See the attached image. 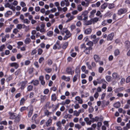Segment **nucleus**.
Returning a JSON list of instances; mask_svg holds the SVG:
<instances>
[{
  "instance_id": "nucleus-1",
  "label": "nucleus",
  "mask_w": 130,
  "mask_h": 130,
  "mask_svg": "<svg viewBox=\"0 0 130 130\" xmlns=\"http://www.w3.org/2000/svg\"><path fill=\"white\" fill-rule=\"evenodd\" d=\"M4 33H2L0 35V37H2V42H4L6 41V38L8 39L9 37V35L7 34L6 35L4 36Z\"/></svg>"
},
{
  "instance_id": "nucleus-2",
  "label": "nucleus",
  "mask_w": 130,
  "mask_h": 130,
  "mask_svg": "<svg viewBox=\"0 0 130 130\" xmlns=\"http://www.w3.org/2000/svg\"><path fill=\"white\" fill-rule=\"evenodd\" d=\"M64 34H66L64 38L63 39L64 40H66L68 38L70 37L71 35V34L69 31L68 30H66L64 33H62V35H64Z\"/></svg>"
},
{
  "instance_id": "nucleus-3",
  "label": "nucleus",
  "mask_w": 130,
  "mask_h": 130,
  "mask_svg": "<svg viewBox=\"0 0 130 130\" xmlns=\"http://www.w3.org/2000/svg\"><path fill=\"white\" fill-rule=\"evenodd\" d=\"M127 11V9L126 8H121L118 10V14L119 15L126 13Z\"/></svg>"
},
{
  "instance_id": "nucleus-4",
  "label": "nucleus",
  "mask_w": 130,
  "mask_h": 130,
  "mask_svg": "<svg viewBox=\"0 0 130 130\" xmlns=\"http://www.w3.org/2000/svg\"><path fill=\"white\" fill-rule=\"evenodd\" d=\"M88 13V11H86L82 13L83 20L85 22H86L88 19V16L87 14Z\"/></svg>"
},
{
  "instance_id": "nucleus-5",
  "label": "nucleus",
  "mask_w": 130,
  "mask_h": 130,
  "mask_svg": "<svg viewBox=\"0 0 130 130\" xmlns=\"http://www.w3.org/2000/svg\"><path fill=\"white\" fill-rule=\"evenodd\" d=\"M67 73L68 74H70L71 75H73L74 74V71L72 70V68L70 67H67L66 70Z\"/></svg>"
},
{
  "instance_id": "nucleus-6",
  "label": "nucleus",
  "mask_w": 130,
  "mask_h": 130,
  "mask_svg": "<svg viewBox=\"0 0 130 130\" xmlns=\"http://www.w3.org/2000/svg\"><path fill=\"white\" fill-rule=\"evenodd\" d=\"M91 39H93V41L95 43H96L99 39V38H96V36L95 35H92L90 36Z\"/></svg>"
},
{
  "instance_id": "nucleus-7",
  "label": "nucleus",
  "mask_w": 130,
  "mask_h": 130,
  "mask_svg": "<svg viewBox=\"0 0 130 130\" xmlns=\"http://www.w3.org/2000/svg\"><path fill=\"white\" fill-rule=\"evenodd\" d=\"M60 47V42L59 41H57L56 44L53 46V49L56 50L57 48L59 49Z\"/></svg>"
},
{
  "instance_id": "nucleus-8",
  "label": "nucleus",
  "mask_w": 130,
  "mask_h": 130,
  "mask_svg": "<svg viewBox=\"0 0 130 130\" xmlns=\"http://www.w3.org/2000/svg\"><path fill=\"white\" fill-rule=\"evenodd\" d=\"M93 58L95 61L96 62H99L101 59V58L99 56L96 54L94 55Z\"/></svg>"
},
{
  "instance_id": "nucleus-9",
  "label": "nucleus",
  "mask_w": 130,
  "mask_h": 130,
  "mask_svg": "<svg viewBox=\"0 0 130 130\" xmlns=\"http://www.w3.org/2000/svg\"><path fill=\"white\" fill-rule=\"evenodd\" d=\"M39 80L40 81L41 84L43 86H44L45 84V82L44 79V76H40L39 77Z\"/></svg>"
},
{
  "instance_id": "nucleus-10",
  "label": "nucleus",
  "mask_w": 130,
  "mask_h": 130,
  "mask_svg": "<svg viewBox=\"0 0 130 130\" xmlns=\"http://www.w3.org/2000/svg\"><path fill=\"white\" fill-rule=\"evenodd\" d=\"M84 120L86 122L87 125H90L92 122V121L91 120H90L89 119L88 117H86L84 119Z\"/></svg>"
},
{
  "instance_id": "nucleus-11",
  "label": "nucleus",
  "mask_w": 130,
  "mask_h": 130,
  "mask_svg": "<svg viewBox=\"0 0 130 130\" xmlns=\"http://www.w3.org/2000/svg\"><path fill=\"white\" fill-rule=\"evenodd\" d=\"M61 79L66 82H69L70 80V76L66 77L65 75L62 76L61 77Z\"/></svg>"
},
{
  "instance_id": "nucleus-12",
  "label": "nucleus",
  "mask_w": 130,
  "mask_h": 130,
  "mask_svg": "<svg viewBox=\"0 0 130 130\" xmlns=\"http://www.w3.org/2000/svg\"><path fill=\"white\" fill-rule=\"evenodd\" d=\"M9 65L11 67H14L16 69H17L19 67L18 64L16 62L10 63Z\"/></svg>"
},
{
  "instance_id": "nucleus-13",
  "label": "nucleus",
  "mask_w": 130,
  "mask_h": 130,
  "mask_svg": "<svg viewBox=\"0 0 130 130\" xmlns=\"http://www.w3.org/2000/svg\"><path fill=\"white\" fill-rule=\"evenodd\" d=\"M114 36V34L113 33H112L109 34L107 36V40H111L113 38Z\"/></svg>"
},
{
  "instance_id": "nucleus-14",
  "label": "nucleus",
  "mask_w": 130,
  "mask_h": 130,
  "mask_svg": "<svg viewBox=\"0 0 130 130\" xmlns=\"http://www.w3.org/2000/svg\"><path fill=\"white\" fill-rule=\"evenodd\" d=\"M39 81L37 80H33L30 82V84H33L35 86H37L39 84Z\"/></svg>"
},
{
  "instance_id": "nucleus-15",
  "label": "nucleus",
  "mask_w": 130,
  "mask_h": 130,
  "mask_svg": "<svg viewBox=\"0 0 130 130\" xmlns=\"http://www.w3.org/2000/svg\"><path fill=\"white\" fill-rule=\"evenodd\" d=\"M75 100L78 101V103L82 104L83 103V101L78 96L76 97L75 98Z\"/></svg>"
},
{
  "instance_id": "nucleus-16",
  "label": "nucleus",
  "mask_w": 130,
  "mask_h": 130,
  "mask_svg": "<svg viewBox=\"0 0 130 130\" xmlns=\"http://www.w3.org/2000/svg\"><path fill=\"white\" fill-rule=\"evenodd\" d=\"M56 125L58 127L57 130H61V123L60 121H58L56 123Z\"/></svg>"
},
{
  "instance_id": "nucleus-17",
  "label": "nucleus",
  "mask_w": 130,
  "mask_h": 130,
  "mask_svg": "<svg viewBox=\"0 0 130 130\" xmlns=\"http://www.w3.org/2000/svg\"><path fill=\"white\" fill-rule=\"evenodd\" d=\"M52 123V120L51 119H49L46 122V125L47 127L50 126Z\"/></svg>"
},
{
  "instance_id": "nucleus-18",
  "label": "nucleus",
  "mask_w": 130,
  "mask_h": 130,
  "mask_svg": "<svg viewBox=\"0 0 130 130\" xmlns=\"http://www.w3.org/2000/svg\"><path fill=\"white\" fill-rule=\"evenodd\" d=\"M25 27V26L24 24H19L17 25V28L18 29L20 30L22 28H24Z\"/></svg>"
},
{
  "instance_id": "nucleus-19",
  "label": "nucleus",
  "mask_w": 130,
  "mask_h": 130,
  "mask_svg": "<svg viewBox=\"0 0 130 130\" xmlns=\"http://www.w3.org/2000/svg\"><path fill=\"white\" fill-rule=\"evenodd\" d=\"M125 47L126 48L128 49L130 48V42L128 41H126L125 42Z\"/></svg>"
},
{
  "instance_id": "nucleus-20",
  "label": "nucleus",
  "mask_w": 130,
  "mask_h": 130,
  "mask_svg": "<svg viewBox=\"0 0 130 130\" xmlns=\"http://www.w3.org/2000/svg\"><path fill=\"white\" fill-rule=\"evenodd\" d=\"M27 83V81H25L22 82L21 83V85L20 88L22 90L25 87V85Z\"/></svg>"
},
{
  "instance_id": "nucleus-21",
  "label": "nucleus",
  "mask_w": 130,
  "mask_h": 130,
  "mask_svg": "<svg viewBox=\"0 0 130 130\" xmlns=\"http://www.w3.org/2000/svg\"><path fill=\"white\" fill-rule=\"evenodd\" d=\"M44 114L45 116L47 117L50 116L52 114V112L49 111L48 110H45L44 111Z\"/></svg>"
},
{
  "instance_id": "nucleus-22",
  "label": "nucleus",
  "mask_w": 130,
  "mask_h": 130,
  "mask_svg": "<svg viewBox=\"0 0 130 130\" xmlns=\"http://www.w3.org/2000/svg\"><path fill=\"white\" fill-rule=\"evenodd\" d=\"M92 30L91 28H88L86 29L84 32L86 34H90L92 32Z\"/></svg>"
},
{
  "instance_id": "nucleus-23",
  "label": "nucleus",
  "mask_w": 130,
  "mask_h": 130,
  "mask_svg": "<svg viewBox=\"0 0 130 130\" xmlns=\"http://www.w3.org/2000/svg\"><path fill=\"white\" fill-rule=\"evenodd\" d=\"M96 12V10H93L91 11L90 13V15L89 16V17L91 18L94 17V14Z\"/></svg>"
},
{
  "instance_id": "nucleus-24",
  "label": "nucleus",
  "mask_w": 130,
  "mask_h": 130,
  "mask_svg": "<svg viewBox=\"0 0 130 130\" xmlns=\"http://www.w3.org/2000/svg\"><path fill=\"white\" fill-rule=\"evenodd\" d=\"M12 14V12L10 11H7L4 14V15L6 17H8L9 15H11Z\"/></svg>"
},
{
  "instance_id": "nucleus-25",
  "label": "nucleus",
  "mask_w": 130,
  "mask_h": 130,
  "mask_svg": "<svg viewBox=\"0 0 130 130\" xmlns=\"http://www.w3.org/2000/svg\"><path fill=\"white\" fill-rule=\"evenodd\" d=\"M80 77V75L78 74H76L75 75L73 78V80L74 82H75L77 80V78Z\"/></svg>"
},
{
  "instance_id": "nucleus-26",
  "label": "nucleus",
  "mask_w": 130,
  "mask_h": 130,
  "mask_svg": "<svg viewBox=\"0 0 130 130\" xmlns=\"http://www.w3.org/2000/svg\"><path fill=\"white\" fill-rule=\"evenodd\" d=\"M120 103L119 102H117L114 104V106L116 108H118L120 106Z\"/></svg>"
},
{
  "instance_id": "nucleus-27",
  "label": "nucleus",
  "mask_w": 130,
  "mask_h": 130,
  "mask_svg": "<svg viewBox=\"0 0 130 130\" xmlns=\"http://www.w3.org/2000/svg\"><path fill=\"white\" fill-rule=\"evenodd\" d=\"M112 76L113 79H117L119 77L118 74L116 73H113L112 74Z\"/></svg>"
},
{
  "instance_id": "nucleus-28",
  "label": "nucleus",
  "mask_w": 130,
  "mask_h": 130,
  "mask_svg": "<svg viewBox=\"0 0 130 130\" xmlns=\"http://www.w3.org/2000/svg\"><path fill=\"white\" fill-rule=\"evenodd\" d=\"M106 80L108 82H110L111 81L112 78L111 76H107L106 77Z\"/></svg>"
},
{
  "instance_id": "nucleus-29",
  "label": "nucleus",
  "mask_w": 130,
  "mask_h": 130,
  "mask_svg": "<svg viewBox=\"0 0 130 130\" xmlns=\"http://www.w3.org/2000/svg\"><path fill=\"white\" fill-rule=\"evenodd\" d=\"M53 32L52 31H49L47 32V35L50 37H52L53 35Z\"/></svg>"
},
{
  "instance_id": "nucleus-30",
  "label": "nucleus",
  "mask_w": 130,
  "mask_h": 130,
  "mask_svg": "<svg viewBox=\"0 0 130 130\" xmlns=\"http://www.w3.org/2000/svg\"><path fill=\"white\" fill-rule=\"evenodd\" d=\"M84 52L86 53V54H90V49L88 48V47H86L85 50H84Z\"/></svg>"
},
{
  "instance_id": "nucleus-31",
  "label": "nucleus",
  "mask_w": 130,
  "mask_h": 130,
  "mask_svg": "<svg viewBox=\"0 0 130 130\" xmlns=\"http://www.w3.org/2000/svg\"><path fill=\"white\" fill-rule=\"evenodd\" d=\"M31 41V40L30 38H26L24 41V42L26 44H29Z\"/></svg>"
},
{
  "instance_id": "nucleus-32",
  "label": "nucleus",
  "mask_w": 130,
  "mask_h": 130,
  "mask_svg": "<svg viewBox=\"0 0 130 130\" xmlns=\"http://www.w3.org/2000/svg\"><path fill=\"white\" fill-rule=\"evenodd\" d=\"M107 6V3H104L101 6V8L102 9H105Z\"/></svg>"
},
{
  "instance_id": "nucleus-33",
  "label": "nucleus",
  "mask_w": 130,
  "mask_h": 130,
  "mask_svg": "<svg viewBox=\"0 0 130 130\" xmlns=\"http://www.w3.org/2000/svg\"><path fill=\"white\" fill-rule=\"evenodd\" d=\"M51 99L52 101H55L56 98V94L55 93L53 94L51 96Z\"/></svg>"
},
{
  "instance_id": "nucleus-34",
  "label": "nucleus",
  "mask_w": 130,
  "mask_h": 130,
  "mask_svg": "<svg viewBox=\"0 0 130 130\" xmlns=\"http://www.w3.org/2000/svg\"><path fill=\"white\" fill-rule=\"evenodd\" d=\"M70 101L69 99H67L65 102H62V104L63 105L65 104H68L70 103Z\"/></svg>"
},
{
  "instance_id": "nucleus-35",
  "label": "nucleus",
  "mask_w": 130,
  "mask_h": 130,
  "mask_svg": "<svg viewBox=\"0 0 130 130\" xmlns=\"http://www.w3.org/2000/svg\"><path fill=\"white\" fill-rule=\"evenodd\" d=\"M74 18V17L72 15H71L70 16V17L66 21L67 22H70L71 20L73 19Z\"/></svg>"
},
{
  "instance_id": "nucleus-36",
  "label": "nucleus",
  "mask_w": 130,
  "mask_h": 130,
  "mask_svg": "<svg viewBox=\"0 0 130 130\" xmlns=\"http://www.w3.org/2000/svg\"><path fill=\"white\" fill-rule=\"evenodd\" d=\"M104 83H107V82L104 79H102L100 80H99L98 81V83L99 84H101L102 83L103 84Z\"/></svg>"
},
{
  "instance_id": "nucleus-37",
  "label": "nucleus",
  "mask_w": 130,
  "mask_h": 130,
  "mask_svg": "<svg viewBox=\"0 0 130 130\" xmlns=\"http://www.w3.org/2000/svg\"><path fill=\"white\" fill-rule=\"evenodd\" d=\"M115 7V4L113 3L110 4L108 6V8L109 9H111L114 8Z\"/></svg>"
},
{
  "instance_id": "nucleus-38",
  "label": "nucleus",
  "mask_w": 130,
  "mask_h": 130,
  "mask_svg": "<svg viewBox=\"0 0 130 130\" xmlns=\"http://www.w3.org/2000/svg\"><path fill=\"white\" fill-rule=\"evenodd\" d=\"M89 96V94L88 92H86L85 94H82L81 97L82 98L84 97H87Z\"/></svg>"
},
{
  "instance_id": "nucleus-39",
  "label": "nucleus",
  "mask_w": 130,
  "mask_h": 130,
  "mask_svg": "<svg viewBox=\"0 0 130 130\" xmlns=\"http://www.w3.org/2000/svg\"><path fill=\"white\" fill-rule=\"evenodd\" d=\"M75 127L76 128H77L78 129H79L81 128L82 126L80 124H76L75 125Z\"/></svg>"
},
{
  "instance_id": "nucleus-40",
  "label": "nucleus",
  "mask_w": 130,
  "mask_h": 130,
  "mask_svg": "<svg viewBox=\"0 0 130 130\" xmlns=\"http://www.w3.org/2000/svg\"><path fill=\"white\" fill-rule=\"evenodd\" d=\"M25 101V99L23 98H22L21 100L20 101V105H23Z\"/></svg>"
},
{
  "instance_id": "nucleus-41",
  "label": "nucleus",
  "mask_w": 130,
  "mask_h": 130,
  "mask_svg": "<svg viewBox=\"0 0 130 130\" xmlns=\"http://www.w3.org/2000/svg\"><path fill=\"white\" fill-rule=\"evenodd\" d=\"M45 70L48 73H50L52 71V69L51 68H46L45 69Z\"/></svg>"
},
{
  "instance_id": "nucleus-42",
  "label": "nucleus",
  "mask_w": 130,
  "mask_h": 130,
  "mask_svg": "<svg viewBox=\"0 0 130 130\" xmlns=\"http://www.w3.org/2000/svg\"><path fill=\"white\" fill-rule=\"evenodd\" d=\"M94 109L93 107L92 106H90L89 108L88 111L90 113H92L94 111Z\"/></svg>"
},
{
  "instance_id": "nucleus-43",
  "label": "nucleus",
  "mask_w": 130,
  "mask_h": 130,
  "mask_svg": "<svg viewBox=\"0 0 130 130\" xmlns=\"http://www.w3.org/2000/svg\"><path fill=\"white\" fill-rule=\"evenodd\" d=\"M119 53L120 52L117 49L115 50L114 52V54L116 56H118Z\"/></svg>"
},
{
  "instance_id": "nucleus-44",
  "label": "nucleus",
  "mask_w": 130,
  "mask_h": 130,
  "mask_svg": "<svg viewBox=\"0 0 130 130\" xmlns=\"http://www.w3.org/2000/svg\"><path fill=\"white\" fill-rule=\"evenodd\" d=\"M33 88L32 86L31 85H29L27 87V90L28 91H31L32 90Z\"/></svg>"
},
{
  "instance_id": "nucleus-45",
  "label": "nucleus",
  "mask_w": 130,
  "mask_h": 130,
  "mask_svg": "<svg viewBox=\"0 0 130 130\" xmlns=\"http://www.w3.org/2000/svg\"><path fill=\"white\" fill-rule=\"evenodd\" d=\"M10 118L11 119H14L15 117V116L13 113H10Z\"/></svg>"
},
{
  "instance_id": "nucleus-46",
  "label": "nucleus",
  "mask_w": 130,
  "mask_h": 130,
  "mask_svg": "<svg viewBox=\"0 0 130 130\" xmlns=\"http://www.w3.org/2000/svg\"><path fill=\"white\" fill-rule=\"evenodd\" d=\"M92 20L91 19L90 20L88 21L85 24L86 25H89L91 24L92 23Z\"/></svg>"
},
{
  "instance_id": "nucleus-47",
  "label": "nucleus",
  "mask_w": 130,
  "mask_h": 130,
  "mask_svg": "<svg viewBox=\"0 0 130 130\" xmlns=\"http://www.w3.org/2000/svg\"><path fill=\"white\" fill-rule=\"evenodd\" d=\"M23 23H24L28 24L29 23L30 21H29L27 19H26L23 20Z\"/></svg>"
},
{
  "instance_id": "nucleus-48",
  "label": "nucleus",
  "mask_w": 130,
  "mask_h": 130,
  "mask_svg": "<svg viewBox=\"0 0 130 130\" xmlns=\"http://www.w3.org/2000/svg\"><path fill=\"white\" fill-rule=\"evenodd\" d=\"M86 64L89 69L91 70L92 69V67L90 65V64L89 62H87L86 63Z\"/></svg>"
},
{
  "instance_id": "nucleus-49",
  "label": "nucleus",
  "mask_w": 130,
  "mask_h": 130,
  "mask_svg": "<svg viewBox=\"0 0 130 130\" xmlns=\"http://www.w3.org/2000/svg\"><path fill=\"white\" fill-rule=\"evenodd\" d=\"M64 1L65 2V5L66 6H68L70 5V3L69 0H64Z\"/></svg>"
},
{
  "instance_id": "nucleus-50",
  "label": "nucleus",
  "mask_w": 130,
  "mask_h": 130,
  "mask_svg": "<svg viewBox=\"0 0 130 130\" xmlns=\"http://www.w3.org/2000/svg\"><path fill=\"white\" fill-rule=\"evenodd\" d=\"M11 28L9 27H7L5 29V32L6 33L10 32Z\"/></svg>"
},
{
  "instance_id": "nucleus-51",
  "label": "nucleus",
  "mask_w": 130,
  "mask_h": 130,
  "mask_svg": "<svg viewBox=\"0 0 130 130\" xmlns=\"http://www.w3.org/2000/svg\"><path fill=\"white\" fill-rule=\"evenodd\" d=\"M86 44L89 45V46H91L93 45V43L92 42L90 41L86 43Z\"/></svg>"
},
{
  "instance_id": "nucleus-52",
  "label": "nucleus",
  "mask_w": 130,
  "mask_h": 130,
  "mask_svg": "<svg viewBox=\"0 0 130 130\" xmlns=\"http://www.w3.org/2000/svg\"><path fill=\"white\" fill-rule=\"evenodd\" d=\"M27 107L24 106L22 107L20 109V111L21 112H23L27 109Z\"/></svg>"
},
{
  "instance_id": "nucleus-53",
  "label": "nucleus",
  "mask_w": 130,
  "mask_h": 130,
  "mask_svg": "<svg viewBox=\"0 0 130 130\" xmlns=\"http://www.w3.org/2000/svg\"><path fill=\"white\" fill-rule=\"evenodd\" d=\"M99 119V117L98 116L94 118H93L92 120V122L95 121H97Z\"/></svg>"
},
{
  "instance_id": "nucleus-54",
  "label": "nucleus",
  "mask_w": 130,
  "mask_h": 130,
  "mask_svg": "<svg viewBox=\"0 0 130 130\" xmlns=\"http://www.w3.org/2000/svg\"><path fill=\"white\" fill-rule=\"evenodd\" d=\"M104 70V69L103 67H100L99 69V72L100 73H102Z\"/></svg>"
},
{
  "instance_id": "nucleus-55",
  "label": "nucleus",
  "mask_w": 130,
  "mask_h": 130,
  "mask_svg": "<svg viewBox=\"0 0 130 130\" xmlns=\"http://www.w3.org/2000/svg\"><path fill=\"white\" fill-rule=\"evenodd\" d=\"M77 9L79 11H81L83 10L82 7L80 5H79L77 6Z\"/></svg>"
},
{
  "instance_id": "nucleus-56",
  "label": "nucleus",
  "mask_w": 130,
  "mask_h": 130,
  "mask_svg": "<svg viewBox=\"0 0 130 130\" xmlns=\"http://www.w3.org/2000/svg\"><path fill=\"white\" fill-rule=\"evenodd\" d=\"M71 29L72 31L73 29H75L76 28V26L74 24H72L70 26Z\"/></svg>"
},
{
  "instance_id": "nucleus-57",
  "label": "nucleus",
  "mask_w": 130,
  "mask_h": 130,
  "mask_svg": "<svg viewBox=\"0 0 130 130\" xmlns=\"http://www.w3.org/2000/svg\"><path fill=\"white\" fill-rule=\"evenodd\" d=\"M7 123L6 121H2L0 122L1 125L3 124L5 125H7Z\"/></svg>"
},
{
  "instance_id": "nucleus-58",
  "label": "nucleus",
  "mask_w": 130,
  "mask_h": 130,
  "mask_svg": "<svg viewBox=\"0 0 130 130\" xmlns=\"http://www.w3.org/2000/svg\"><path fill=\"white\" fill-rule=\"evenodd\" d=\"M33 112V110H31L29 111L28 112V117H30L32 115Z\"/></svg>"
},
{
  "instance_id": "nucleus-59",
  "label": "nucleus",
  "mask_w": 130,
  "mask_h": 130,
  "mask_svg": "<svg viewBox=\"0 0 130 130\" xmlns=\"http://www.w3.org/2000/svg\"><path fill=\"white\" fill-rule=\"evenodd\" d=\"M43 50L39 48L38 50V54L39 55H41L43 52Z\"/></svg>"
},
{
  "instance_id": "nucleus-60",
  "label": "nucleus",
  "mask_w": 130,
  "mask_h": 130,
  "mask_svg": "<svg viewBox=\"0 0 130 130\" xmlns=\"http://www.w3.org/2000/svg\"><path fill=\"white\" fill-rule=\"evenodd\" d=\"M19 31L17 28H15L13 29V32L14 33L16 34L18 32H19Z\"/></svg>"
},
{
  "instance_id": "nucleus-61",
  "label": "nucleus",
  "mask_w": 130,
  "mask_h": 130,
  "mask_svg": "<svg viewBox=\"0 0 130 130\" xmlns=\"http://www.w3.org/2000/svg\"><path fill=\"white\" fill-rule=\"evenodd\" d=\"M68 45V42H65L64 44H63V46H62V48H65Z\"/></svg>"
},
{
  "instance_id": "nucleus-62",
  "label": "nucleus",
  "mask_w": 130,
  "mask_h": 130,
  "mask_svg": "<svg viewBox=\"0 0 130 130\" xmlns=\"http://www.w3.org/2000/svg\"><path fill=\"white\" fill-rule=\"evenodd\" d=\"M125 81V79L123 78H122L120 82V84L121 85L123 84L124 83Z\"/></svg>"
},
{
  "instance_id": "nucleus-63",
  "label": "nucleus",
  "mask_w": 130,
  "mask_h": 130,
  "mask_svg": "<svg viewBox=\"0 0 130 130\" xmlns=\"http://www.w3.org/2000/svg\"><path fill=\"white\" fill-rule=\"evenodd\" d=\"M9 8L10 9H12L13 11H15V7L12 5H10Z\"/></svg>"
},
{
  "instance_id": "nucleus-64",
  "label": "nucleus",
  "mask_w": 130,
  "mask_h": 130,
  "mask_svg": "<svg viewBox=\"0 0 130 130\" xmlns=\"http://www.w3.org/2000/svg\"><path fill=\"white\" fill-rule=\"evenodd\" d=\"M44 59L43 57H41L40 58L39 60V62L40 63H41L44 60Z\"/></svg>"
}]
</instances>
